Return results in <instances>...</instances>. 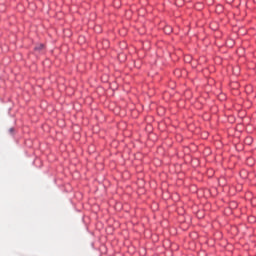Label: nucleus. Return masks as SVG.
<instances>
[{
	"mask_svg": "<svg viewBox=\"0 0 256 256\" xmlns=\"http://www.w3.org/2000/svg\"><path fill=\"white\" fill-rule=\"evenodd\" d=\"M43 49H45V46L43 44H39L34 48L35 51H43Z\"/></svg>",
	"mask_w": 256,
	"mask_h": 256,
	"instance_id": "f257e3e1",
	"label": "nucleus"
},
{
	"mask_svg": "<svg viewBox=\"0 0 256 256\" xmlns=\"http://www.w3.org/2000/svg\"><path fill=\"white\" fill-rule=\"evenodd\" d=\"M14 131H15V129H13V128L9 129V133H11V134H13Z\"/></svg>",
	"mask_w": 256,
	"mask_h": 256,
	"instance_id": "f03ea898",
	"label": "nucleus"
}]
</instances>
